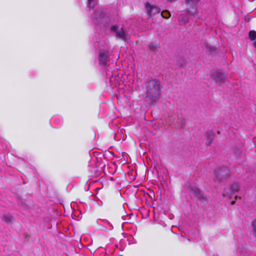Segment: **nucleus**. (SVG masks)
Returning <instances> with one entry per match:
<instances>
[{
  "label": "nucleus",
  "instance_id": "f257e3e1",
  "mask_svg": "<svg viewBox=\"0 0 256 256\" xmlns=\"http://www.w3.org/2000/svg\"><path fill=\"white\" fill-rule=\"evenodd\" d=\"M160 82L158 80L150 79L146 85V91L148 96L154 99L157 98L160 92Z\"/></svg>",
  "mask_w": 256,
  "mask_h": 256
},
{
  "label": "nucleus",
  "instance_id": "f03ea898",
  "mask_svg": "<svg viewBox=\"0 0 256 256\" xmlns=\"http://www.w3.org/2000/svg\"><path fill=\"white\" fill-rule=\"evenodd\" d=\"M240 188V184L239 182L232 184L228 188L224 190L223 196L231 198L232 196L239 192Z\"/></svg>",
  "mask_w": 256,
  "mask_h": 256
},
{
  "label": "nucleus",
  "instance_id": "7ed1b4c3",
  "mask_svg": "<svg viewBox=\"0 0 256 256\" xmlns=\"http://www.w3.org/2000/svg\"><path fill=\"white\" fill-rule=\"evenodd\" d=\"M186 188L191 192H193L194 196L200 200L202 202L206 201V198L202 191L198 188H196L194 186L188 182L186 184Z\"/></svg>",
  "mask_w": 256,
  "mask_h": 256
},
{
  "label": "nucleus",
  "instance_id": "20e7f679",
  "mask_svg": "<svg viewBox=\"0 0 256 256\" xmlns=\"http://www.w3.org/2000/svg\"><path fill=\"white\" fill-rule=\"evenodd\" d=\"M145 8L148 11V14L150 17L154 16L156 14L160 12V10L156 6L151 4L150 2H147L145 4Z\"/></svg>",
  "mask_w": 256,
  "mask_h": 256
},
{
  "label": "nucleus",
  "instance_id": "39448f33",
  "mask_svg": "<svg viewBox=\"0 0 256 256\" xmlns=\"http://www.w3.org/2000/svg\"><path fill=\"white\" fill-rule=\"evenodd\" d=\"M98 60L100 64L102 65H106L109 62L108 55L104 51L100 52Z\"/></svg>",
  "mask_w": 256,
  "mask_h": 256
},
{
  "label": "nucleus",
  "instance_id": "423d86ee",
  "mask_svg": "<svg viewBox=\"0 0 256 256\" xmlns=\"http://www.w3.org/2000/svg\"><path fill=\"white\" fill-rule=\"evenodd\" d=\"M213 76L216 82L218 83L220 85H222L226 80L225 74L222 73H216Z\"/></svg>",
  "mask_w": 256,
  "mask_h": 256
},
{
  "label": "nucleus",
  "instance_id": "0eeeda50",
  "mask_svg": "<svg viewBox=\"0 0 256 256\" xmlns=\"http://www.w3.org/2000/svg\"><path fill=\"white\" fill-rule=\"evenodd\" d=\"M2 220L7 224H10L12 221V216L11 214L4 215L2 218Z\"/></svg>",
  "mask_w": 256,
  "mask_h": 256
},
{
  "label": "nucleus",
  "instance_id": "6e6552de",
  "mask_svg": "<svg viewBox=\"0 0 256 256\" xmlns=\"http://www.w3.org/2000/svg\"><path fill=\"white\" fill-rule=\"evenodd\" d=\"M188 12L189 13V14H190L194 17L196 16L198 14V10L196 8V4H194L191 9L189 10H188Z\"/></svg>",
  "mask_w": 256,
  "mask_h": 256
},
{
  "label": "nucleus",
  "instance_id": "1a4fd4ad",
  "mask_svg": "<svg viewBox=\"0 0 256 256\" xmlns=\"http://www.w3.org/2000/svg\"><path fill=\"white\" fill-rule=\"evenodd\" d=\"M178 20L180 22L184 24L187 23L188 22V18L186 16L185 14H180L178 17Z\"/></svg>",
  "mask_w": 256,
  "mask_h": 256
},
{
  "label": "nucleus",
  "instance_id": "9d476101",
  "mask_svg": "<svg viewBox=\"0 0 256 256\" xmlns=\"http://www.w3.org/2000/svg\"><path fill=\"white\" fill-rule=\"evenodd\" d=\"M249 38L252 40H256V32L254 30H250L249 32Z\"/></svg>",
  "mask_w": 256,
  "mask_h": 256
},
{
  "label": "nucleus",
  "instance_id": "9b49d317",
  "mask_svg": "<svg viewBox=\"0 0 256 256\" xmlns=\"http://www.w3.org/2000/svg\"><path fill=\"white\" fill-rule=\"evenodd\" d=\"M251 224L252 227L253 236L256 238V220L252 222Z\"/></svg>",
  "mask_w": 256,
  "mask_h": 256
},
{
  "label": "nucleus",
  "instance_id": "f8f14e48",
  "mask_svg": "<svg viewBox=\"0 0 256 256\" xmlns=\"http://www.w3.org/2000/svg\"><path fill=\"white\" fill-rule=\"evenodd\" d=\"M160 46L158 44H154V43H150L148 46L149 49L151 50H155Z\"/></svg>",
  "mask_w": 256,
  "mask_h": 256
},
{
  "label": "nucleus",
  "instance_id": "ddd939ff",
  "mask_svg": "<svg viewBox=\"0 0 256 256\" xmlns=\"http://www.w3.org/2000/svg\"><path fill=\"white\" fill-rule=\"evenodd\" d=\"M117 37H118L121 38H124L125 37V34L123 30L121 29V30L118 32L116 34Z\"/></svg>",
  "mask_w": 256,
  "mask_h": 256
},
{
  "label": "nucleus",
  "instance_id": "4468645a",
  "mask_svg": "<svg viewBox=\"0 0 256 256\" xmlns=\"http://www.w3.org/2000/svg\"><path fill=\"white\" fill-rule=\"evenodd\" d=\"M161 15L166 19L168 18L170 16V12L167 10L162 12H161Z\"/></svg>",
  "mask_w": 256,
  "mask_h": 256
},
{
  "label": "nucleus",
  "instance_id": "2eb2a0df",
  "mask_svg": "<svg viewBox=\"0 0 256 256\" xmlns=\"http://www.w3.org/2000/svg\"><path fill=\"white\" fill-rule=\"evenodd\" d=\"M99 181L100 182L102 185H107L108 184V180L106 179V177H101L99 180Z\"/></svg>",
  "mask_w": 256,
  "mask_h": 256
},
{
  "label": "nucleus",
  "instance_id": "dca6fc26",
  "mask_svg": "<svg viewBox=\"0 0 256 256\" xmlns=\"http://www.w3.org/2000/svg\"><path fill=\"white\" fill-rule=\"evenodd\" d=\"M110 30L113 32H116L118 30V28L116 26H112L110 28Z\"/></svg>",
  "mask_w": 256,
  "mask_h": 256
},
{
  "label": "nucleus",
  "instance_id": "f3484780",
  "mask_svg": "<svg viewBox=\"0 0 256 256\" xmlns=\"http://www.w3.org/2000/svg\"><path fill=\"white\" fill-rule=\"evenodd\" d=\"M200 0H187V1L190 2H199Z\"/></svg>",
  "mask_w": 256,
  "mask_h": 256
},
{
  "label": "nucleus",
  "instance_id": "a211bd4d",
  "mask_svg": "<svg viewBox=\"0 0 256 256\" xmlns=\"http://www.w3.org/2000/svg\"><path fill=\"white\" fill-rule=\"evenodd\" d=\"M235 203H236V200H232V202H230L231 204H232V205L234 204H235Z\"/></svg>",
  "mask_w": 256,
  "mask_h": 256
},
{
  "label": "nucleus",
  "instance_id": "6ab92c4d",
  "mask_svg": "<svg viewBox=\"0 0 256 256\" xmlns=\"http://www.w3.org/2000/svg\"><path fill=\"white\" fill-rule=\"evenodd\" d=\"M94 0H88V3L90 4H91L93 2H94Z\"/></svg>",
  "mask_w": 256,
  "mask_h": 256
},
{
  "label": "nucleus",
  "instance_id": "aec40b11",
  "mask_svg": "<svg viewBox=\"0 0 256 256\" xmlns=\"http://www.w3.org/2000/svg\"><path fill=\"white\" fill-rule=\"evenodd\" d=\"M253 44L254 46L256 48V40L254 42Z\"/></svg>",
  "mask_w": 256,
  "mask_h": 256
},
{
  "label": "nucleus",
  "instance_id": "412c9836",
  "mask_svg": "<svg viewBox=\"0 0 256 256\" xmlns=\"http://www.w3.org/2000/svg\"><path fill=\"white\" fill-rule=\"evenodd\" d=\"M238 198V196H234V200H236Z\"/></svg>",
  "mask_w": 256,
  "mask_h": 256
},
{
  "label": "nucleus",
  "instance_id": "4be33fe9",
  "mask_svg": "<svg viewBox=\"0 0 256 256\" xmlns=\"http://www.w3.org/2000/svg\"><path fill=\"white\" fill-rule=\"evenodd\" d=\"M133 178L132 179V180H135V177H132Z\"/></svg>",
  "mask_w": 256,
  "mask_h": 256
},
{
  "label": "nucleus",
  "instance_id": "5701e85b",
  "mask_svg": "<svg viewBox=\"0 0 256 256\" xmlns=\"http://www.w3.org/2000/svg\"><path fill=\"white\" fill-rule=\"evenodd\" d=\"M111 180H114L113 178L111 177Z\"/></svg>",
  "mask_w": 256,
  "mask_h": 256
}]
</instances>
